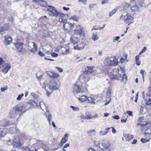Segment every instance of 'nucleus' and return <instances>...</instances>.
<instances>
[{"mask_svg": "<svg viewBox=\"0 0 151 151\" xmlns=\"http://www.w3.org/2000/svg\"><path fill=\"white\" fill-rule=\"evenodd\" d=\"M118 63V60L114 56L108 57L105 59V64L108 66H115L117 65Z\"/></svg>", "mask_w": 151, "mask_h": 151, "instance_id": "1", "label": "nucleus"}, {"mask_svg": "<svg viewBox=\"0 0 151 151\" xmlns=\"http://www.w3.org/2000/svg\"><path fill=\"white\" fill-rule=\"evenodd\" d=\"M124 19L125 23L128 24V25L134 22V18L129 15L128 13L126 14L123 13L120 18V19Z\"/></svg>", "mask_w": 151, "mask_h": 151, "instance_id": "2", "label": "nucleus"}, {"mask_svg": "<svg viewBox=\"0 0 151 151\" xmlns=\"http://www.w3.org/2000/svg\"><path fill=\"white\" fill-rule=\"evenodd\" d=\"M20 109L18 106L14 107L12 110H11L10 115L11 117L14 118L17 116L20 112Z\"/></svg>", "mask_w": 151, "mask_h": 151, "instance_id": "3", "label": "nucleus"}, {"mask_svg": "<svg viewBox=\"0 0 151 151\" xmlns=\"http://www.w3.org/2000/svg\"><path fill=\"white\" fill-rule=\"evenodd\" d=\"M48 7H51V9L47 8V11L50 12L51 13H50L49 15L51 16L58 17L59 14V12H57L55 9V8L50 5H48Z\"/></svg>", "mask_w": 151, "mask_h": 151, "instance_id": "4", "label": "nucleus"}, {"mask_svg": "<svg viewBox=\"0 0 151 151\" xmlns=\"http://www.w3.org/2000/svg\"><path fill=\"white\" fill-rule=\"evenodd\" d=\"M87 73L86 72H83L79 77V79L81 80H83V81L85 82L88 81L90 79L91 76Z\"/></svg>", "mask_w": 151, "mask_h": 151, "instance_id": "5", "label": "nucleus"}, {"mask_svg": "<svg viewBox=\"0 0 151 151\" xmlns=\"http://www.w3.org/2000/svg\"><path fill=\"white\" fill-rule=\"evenodd\" d=\"M59 88V86L58 85L56 81L52 80L51 81L49 86L48 89L50 91L53 90H57Z\"/></svg>", "mask_w": 151, "mask_h": 151, "instance_id": "6", "label": "nucleus"}, {"mask_svg": "<svg viewBox=\"0 0 151 151\" xmlns=\"http://www.w3.org/2000/svg\"><path fill=\"white\" fill-rule=\"evenodd\" d=\"M74 24H73L69 22L65 23L63 26V28L65 31H66L67 32L72 30Z\"/></svg>", "mask_w": 151, "mask_h": 151, "instance_id": "7", "label": "nucleus"}, {"mask_svg": "<svg viewBox=\"0 0 151 151\" xmlns=\"http://www.w3.org/2000/svg\"><path fill=\"white\" fill-rule=\"evenodd\" d=\"M109 144L108 141L107 139H102L101 140L100 147L102 149H107Z\"/></svg>", "mask_w": 151, "mask_h": 151, "instance_id": "8", "label": "nucleus"}, {"mask_svg": "<svg viewBox=\"0 0 151 151\" xmlns=\"http://www.w3.org/2000/svg\"><path fill=\"white\" fill-rule=\"evenodd\" d=\"M12 145L14 147H20L22 146L19 137H17L12 141Z\"/></svg>", "mask_w": 151, "mask_h": 151, "instance_id": "9", "label": "nucleus"}, {"mask_svg": "<svg viewBox=\"0 0 151 151\" xmlns=\"http://www.w3.org/2000/svg\"><path fill=\"white\" fill-rule=\"evenodd\" d=\"M131 6L129 4L126 3L124 4L123 11L125 12H124V13L126 14L127 13H128V14L131 11Z\"/></svg>", "mask_w": 151, "mask_h": 151, "instance_id": "10", "label": "nucleus"}, {"mask_svg": "<svg viewBox=\"0 0 151 151\" xmlns=\"http://www.w3.org/2000/svg\"><path fill=\"white\" fill-rule=\"evenodd\" d=\"M93 74V75H96L98 77H101L104 75V71L101 70L98 68L96 67L95 70Z\"/></svg>", "mask_w": 151, "mask_h": 151, "instance_id": "11", "label": "nucleus"}, {"mask_svg": "<svg viewBox=\"0 0 151 151\" xmlns=\"http://www.w3.org/2000/svg\"><path fill=\"white\" fill-rule=\"evenodd\" d=\"M95 67H87L86 69V70L84 72H87V73L89 75H94L93 73L95 70Z\"/></svg>", "mask_w": 151, "mask_h": 151, "instance_id": "12", "label": "nucleus"}, {"mask_svg": "<svg viewBox=\"0 0 151 151\" xmlns=\"http://www.w3.org/2000/svg\"><path fill=\"white\" fill-rule=\"evenodd\" d=\"M14 45L16 47L19 52H22L24 50V48L22 43L17 42V43H14Z\"/></svg>", "mask_w": 151, "mask_h": 151, "instance_id": "13", "label": "nucleus"}, {"mask_svg": "<svg viewBox=\"0 0 151 151\" xmlns=\"http://www.w3.org/2000/svg\"><path fill=\"white\" fill-rule=\"evenodd\" d=\"M77 44V45L76 46L74 47L75 49L81 50L84 48L85 44L83 42H81L79 43H78Z\"/></svg>", "mask_w": 151, "mask_h": 151, "instance_id": "14", "label": "nucleus"}, {"mask_svg": "<svg viewBox=\"0 0 151 151\" xmlns=\"http://www.w3.org/2000/svg\"><path fill=\"white\" fill-rule=\"evenodd\" d=\"M9 26L7 24H5L3 26L1 27L0 29V33L2 35L6 31L9 29Z\"/></svg>", "mask_w": 151, "mask_h": 151, "instance_id": "15", "label": "nucleus"}, {"mask_svg": "<svg viewBox=\"0 0 151 151\" xmlns=\"http://www.w3.org/2000/svg\"><path fill=\"white\" fill-rule=\"evenodd\" d=\"M29 44L30 45H33L34 48L31 49L30 50H29L32 53H35L37 52V44L34 42H31L29 43Z\"/></svg>", "mask_w": 151, "mask_h": 151, "instance_id": "16", "label": "nucleus"}, {"mask_svg": "<svg viewBox=\"0 0 151 151\" xmlns=\"http://www.w3.org/2000/svg\"><path fill=\"white\" fill-rule=\"evenodd\" d=\"M4 38V42L5 44L7 45L10 44L12 40L11 37L9 36H7L5 37Z\"/></svg>", "mask_w": 151, "mask_h": 151, "instance_id": "17", "label": "nucleus"}, {"mask_svg": "<svg viewBox=\"0 0 151 151\" xmlns=\"http://www.w3.org/2000/svg\"><path fill=\"white\" fill-rule=\"evenodd\" d=\"M73 92L74 93L76 92H77V93L82 92V91L81 88H80L79 86L75 84L73 87Z\"/></svg>", "mask_w": 151, "mask_h": 151, "instance_id": "18", "label": "nucleus"}, {"mask_svg": "<svg viewBox=\"0 0 151 151\" xmlns=\"http://www.w3.org/2000/svg\"><path fill=\"white\" fill-rule=\"evenodd\" d=\"M84 35L83 31L82 29H80V30L75 31V32L74 34L73 37H74V36L76 35H78L80 37L83 36Z\"/></svg>", "mask_w": 151, "mask_h": 151, "instance_id": "19", "label": "nucleus"}, {"mask_svg": "<svg viewBox=\"0 0 151 151\" xmlns=\"http://www.w3.org/2000/svg\"><path fill=\"white\" fill-rule=\"evenodd\" d=\"M47 74V75L51 78H57L59 77L57 74L51 71L48 72Z\"/></svg>", "mask_w": 151, "mask_h": 151, "instance_id": "20", "label": "nucleus"}, {"mask_svg": "<svg viewBox=\"0 0 151 151\" xmlns=\"http://www.w3.org/2000/svg\"><path fill=\"white\" fill-rule=\"evenodd\" d=\"M11 68V65L10 64H6L4 66V68L3 69V72L5 73L8 72V71Z\"/></svg>", "mask_w": 151, "mask_h": 151, "instance_id": "21", "label": "nucleus"}, {"mask_svg": "<svg viewBox=\"0 0 151 151\" xmlns=\"http://www.w3.org/2000/svg\"><path fill=\"white\" fill-rule=\"evenodd\" d=\"M124 136L127 141H130L133 138V136L130 134H124Z\"/></svg>", "mask_w": 151, "mask_h": 151, "instance_id": "22", "label": "nucleus"}, {"mask_svg": "<svg viewBox=\"0 0 151 151\" xmlns=\"http://www.w3.org/2000/svg\"><path fill=\"white\" fill-rule=\"evenodd\" d=\"M148 122L145 123V124L143 123L141 124V126L143 127L142 129L144 131H146L149 128V126H148Z\"/></svg>", "mask_w": 151, "mask_h": 151, "instance_id": "23", "label": "nucleus"}, {"mask_svg": "<svg viewBox=\"0 0 151 151\" xmlns=\"http://www.w3.org/2000/svg\"><path fill=\"white\" fill-rule=\"evenodd\" d=\"M6 134V129H0V137L2 138Z\"/></svg>", "mask_w": 151, "mask_h": 151, "instance_id": "24", "label": "nucleus"}, {"mask_svg": "<svg viewBox=\"0 0 151 151\" xmlns=\"http://www.w3.org/2000/svg\"><path fill=\"white\" fill-rule=\"evenodd\" d=\"M28 103L33 106V108H35L37 106L35 101L32 100H29L28 101Z\"/></svg>", "mask_w": 151, "mask_h": 151, "instance_id": "25", "label": "nucleus"}, {"mask_svg": "<svg viewBox=\"0 0 151 151\" xmlns=\"http://www.w3.org/2000/svg\"><path fill=\"white\" fill-rule=\"evenodd\" d=\"M81 97L78 98V99L80 101H85L86 100L88 99L86 96H80Z\"/></svg>", "mask_w": 151, "mask_h": 151, "instance_id": "26", "label": "nucleus"}, {"mask_svg": "<svg viewBox=\"0 0 151 151\" xmlns=\"http://www.w3.org/2000/svg\"><path fill=\"white\" fill-rule=\"evenodd\" d=\"M110 78L111 79H115L119 80V78L118 76L116 75H114V74H111V75Z\"/></svg>", "mask_w": 151, "mask_h": 151, "instance_id": "27", "label": "nucleus"}, {"mask_svg": "<svg viewBox=\"0 0 151 151\" xmlns=\"http://www.w3.org/2000/svg\"><path fill=\"white\" fill-rule=\"evenodd\" d=\"M92 38V39L94 41L98 39L99 37L97 36V33H95L93 34Z\"/></svg>", "mask_w": 151, "mask_h": 151, "instance_id": "28", "label": "nucleus"}, {"mask_svg": "<svg viewBox=\"0 0 151 151\" xmlns=\"http://www.w3.org/2000/svg\"><path fill=\"white\" fill-rule=\"evenodd\" d=\"M39 3L40 5L42 7H45L47 6V3L46 2L44 1L43 0H41Z\"/></svg>", "mask_w": 151, "mask_h": 151, "instance_id": "29", "label": "nucleus"}, {"mask_svg": "<svg viewBox=\"0 0 151 151\" xmlns=\"http://www.w3.org/2000/svg\"><path fill=\"white\" fill-rule=\"evenodd\" d=\"M131 11L132 12H134L136 10H138V7L136 5L132 6L131 7Z\"/></svg>", "mask_w": 151, "mask_h": 151, "instance_id": "30", "label": "nucleus"}, {"mask_svg": "<svg viewBox=\"0 0 151 151\" xmlns=\"http://www.w3.org/2000/svg\"><path fill=\"white\" fill-rule=\"evenodd\" d=\"M135 60L136 64L138 66L140 64V62L139 61V55H137L135 57Z\"/></svg>", "mask_w": 151, "mask_h": 151, "instance_id": "31", "label": "nucleus"}, {"mask_svg": "<svg viewBox=\"0 0 151 151\" xmlns=\"http://www.w3.org/2000/svg\"><path fill=\"white\" fill-rule=\"evenodd\" d=\"M140 115H143L145 113V112H144V108L142 106H141L140 107Z\"/></svg>", "mask_w": 151, "mask_h": 151, "instance_id": "32", "label": "nucleus"}, {"mask_svg": "<svg viewBox=\"0 0 151 151\" xmlns=\"http://www.w3.org/2000/svg\"><path fill=\"white\" fill-rule=\"evenodd\" d=\"M116 12V10L115 9H113L111 12L109 13V16L111 17Z\"/></svg>", "mask_w": 151, "mask_h": 151, "instance_id": "33", "label": "nucleus"}, {"mask_svg": "<svg viewBox=\"0 0 151 151\" xmlns=\"http://www.w3.org/2000/svg\"><path fill=\"white\" fill-rule=\"evenodd\" d=\"M136 0L137 1V3L139 4L141 6H143L145 5L143 0Z\"/></svg>", "mask_w": 151, "mask_h": 151, "instance_id": "34", "label": "nucleus"}, {"mask_svg": "<svg viewBox=\"0 0 151 151\" xmlns=\"http://www.w3.org/2000/svg\"><path fill=\"white\" fill-rule=\"evenodd\" d=\"M108 132V131H100V132L99 135H101V136H104L107 134Z\"/></svg>", "mask_w": 151, "mask_h": 151, "instance_id": "35", "label": "nucleus"}, {"mask_svg": "<svg viewBox=\"0 0 151 151\" xmlns=\"http://www.w3.org/2000/svg\"><path fill=\"white\" fill-rule=\"evenodd\" d=\"M119 74L120 77L122 78L123 79H127V76L125 73L122 74L120 73Z\"/></svg>", "mask_w": 151, "mask_h": 151, "instance_id": "36", "label": "nucleus"}, {"mask_svg": "<svg viewBox=\"0 0 151 151\" xmlns=\"http://www.w3.org/2000/svg\"><path fill=\"white\" fill-rule=\"evenodd\" d=\"M70 107L74 111H77L79 110V108L78 107H74V106H70Z\"/></svg>", "mask_w": 151, "mask_h": 151, "instance_id": "37", "label": "nucleus"}, {"mask_svg": "<svg viewBox=\"0 0 151 151\" xmlns=\"http://www.w3.org/2000/svg\"><path fill=\"white\" fill-rule=\"evenodd\" d=\"M70 19L75 21L77 22L78 21V17L76 15H73L70 18Z\"/></svg>", "mask_w": 151, "mask_h": 151, "instance_id": "38", "label": "nucleus"}, {"mask_svg": "<svg viewBox=\"0 0 151 151\" xmlns=\"http://www.w3.org/2000/svg\"><path fill=\"white\" fill-rule=\"evenodd\" d=\"M146 94L148 96H151V87H150L148 88V91Z\"/></svg>", "mask_w": 151, "mask_h": 151, "instance_id": "39", "label": "nucleus"}, {"mask_svg": "<svg viewBox=\"0 0 151 151\" xmlns=\"http://www.w3.org/2000/svg\"><path fill=\"white\" fill-rule=\"evenodd\" d=\"M70 43H72L73 45H75L76 43H78V42L75 41L73 38L71 37L70 38Z\"/></svg>", "mask_w": 151, "mask_h": 151, "instance_id": "40", "label": "nucleus"}, {"mask_svg": "<svg viewBox=\"0 0 151 151\" xmlns=\"http://www.w3.org/2000/svg\"><path fill=\"white\" fill-rule=\"evenodd\" d=\"M86 117L87 119H90L93 118V117L91 116V114L89 113H86Z\"/></svg>", "mask_w": 151, "mask_h": 151, "instance_id": "41", "label": "nucleus"}, {"mask_svg": "<svg viewBox=\"0 0 151 151\" xmlns=\"http://www.w3.org/2000/svg\"><path fill=\"white\" fill-rule=\"evenodd\" d=\"M5 123L4 124V127H6L9 124V121L7 119H5L4 121Z\"/></svg>", "mask_w": 151, "mask_h": 151, "instance_id": "42", "label": "nucleus"}, {"mask_svg": "<svg viewBox=\"0 0 151 151\" xmlns=\"http://www.w3.org/2000/svg\"><path fill=\"white\" fill-rule=\"evenodd\" d=\"M127 54H125L124 55V58H120V62L122 63H123V60H125L127 58Z\"/></svg>", "mask_w": 151, "mask_h": 151, "instance_id": "43", "label": "nucleus"}, {"mask_svg": "<svg viewBox=\"0 0 151 151\" xmlns=\"http://www.w3.org/2000/svg\"><path fill=\"white\" fill-rule=\"evenodd\" d=\"M68 140V139H66L64 138H63L61 140V143L62 144V145L65 143Z\"/></svg>", "mask_w": 151, "mask_h": 151, "instance_id": "44", "label": "nucleus"}, {"mask_svg": "<svg viewBox=\"0 0 151 151\" xmlns=\"http://www.w3.org/2000/svg\"><path fill=\"white\" fill-rule=\"evenodd\" d=\"M59 21L60 22L65 23H66L65 22L66 21L65 19H64L63 17H60L59 19Z\"/></svg>", "mask_w": 151, "mask_h": 151, "instance_id": "45", "label": "nucleus"}, {"mask_svg": "<svg viewBox=\"0 0 151 151\" xmlns=\"http://www.w3.org/2000/svg\"><path fill=\"white\" fill-rule=\"evenodd\" d=\"M24 94L23 93H22L21 94L19 95L17 99V100H20L21 99L22 97L24 96Z\"/></svg>", "mask_w": 151, "mask_h": 151, "instance_id": "46", "label": "nucleus"}, {"mask_svg": "<svg viewBox=\"0 0 151 151\" xmlns=\"http://www.w3.org/2000/svg\"><path fill=\"white\" fill-rule=\"evenodd\" d=\"M4 64H5V62L2 58H0V66H3Z\"/></svg>", "mask_w": 151, "mask_h": 151, "instance_id": "47", "label": "nucleus"}, {"mask_svg": "<svg viewBox=\"0 0 151 151\" xmlns=\"http://www.w3.org/2000/svg\"><path fill=\"white\" fill-rule=\"evenodd\" d=\"M149 140V139H143V138H142V139H141V141L143 143H146V142H148Z\"/></svg>", "mask_w": 151, "mask_h": 151, "instance_id": "48", "label": "nucleus"}, {"mask_svg": "<svg viewBox=\"0 0 151 151\" xmlns=\"http://www.w3.org/2000/svg\"><path fill=\"white\" fill-rule=\"evenodd\" d=\"M93 143L97 147L99 145H100V143L98 141L94 140L93 141Z\"/></svg>", "mask_w": 151, "mask_h": 151, "instance_id": "49", "label": "nucleus"}, {"mask_svg": "<svg viewBox=\"0 0 151 151\" xmlns=\"http://www.w3.org/2000/svg\"><path fill=\"white\" fill-rule=\"evenodd\" d=\"M25 106L26 105L25 104H24L23 106H20V107H19V109L20 110L19 111L20 112H21V111L22 110L24 109Z\"/></svg>", "mask_w": 151, "mask_h": 151, "instance_id": "50", "label": "nucleus"}, {"mask_svg": "<svg viewBox=\"0 0 151 151\" xmlns=\"http://www.w3.org/2000/svg\"><path fill=\"white\" fill-rule=\"evenodd\" d=\"M38 74H39L38 73H37L36 74V76L38 79H40L43 77V75H40V76H38Z\"/></svg>", "mask_w": 151, "mask_h": 151, "instance_id": "51", "label": "nucleus"}, {"mask_svg": "<svg viewBox=\"0 0 151 151\" xmlns=\"http://www.w3.org/2000/svg\"><path fill=\"white\" fill-rule=\"evenodd\" d=\"M145 104L147 105H151V100L150 99H149L148 100L146 101Z\"/></svg>", "mask_w": 151, "mask_h": 151, "instance_id": "52", "label": "nucleus"}, {"mask_svg": "<svg viewBox=\"0 0 151 151\" xmlns=\"http://www.w3.org/2000/svg\"><path fill=\"white\" fill-rule=\"evenodd\" d=\"M8 87L7 86H6L5 87H1V91H2L4 92V91L6 90H7L8 89Z\"/></svg>", "mask_w": 151, "mask_h": 151, "instance_id": "53", "label": "nucleus"}, {"mask_svg": "<svg viewBox=\"0 0 151 151\" xmlns=\"http://www.w3.org/2000/svg\"><path fill=\"white\" fill-rule=\"evenodd\" d=\"M52 115L50 114H49L48 116L47 119L49 122V124H50V122L51 120Z\"/></svg>", "mask_w": 151, "mask_h": 151, "instance_id": "54", "label": "nucleus"}, {"mask_svg": "<svg viewBox=\"0 0 151 151\" xmlns=\"http://www.w3.org/2000/svg\"><path fill=\"white\" fill-rule=\"evenodd\" d=\"M80 29H82V27L79 25L76 27V29L75 30H74V31H75L76 30L77 31V30L78 31L79 30H80Z\"/></svg>", "mask_w": 151, "mask_h": 151, "instance_id": "55", "label": "nucleus"}, {"mask_svg": "<svg viewBox=\"0 0 151 151\" xmlns=\"http://www.w3.org/2000/svg\"><path fill=\"white\" fill-rule=\"evenodd\" d=\"M95 131L94 129H91L87 132V134L89 135H90V133L92 132H95Z\"/></svg>", "mask_w": 151, "mask_h": 151, "instance_id": "56", "label": "nucleus"}, {"mask_svg": "<svg viewBox=\"0 0 151 151\" xmlns=\"http://www.w3.org/2000/svg\"><path fill=\"white\" fill-rule=\"evenodd\" d=\"M146 50V48L145 47H143V49L140 52L139 54H141L143 53L144 52H145Z\"/></svg>", "mask_w": 151, "mask_h": 151, "instance_id": "57", "label": "nucleus"}, {"mask_svg": "<svg viewBox=\"0 0 151 151\" xmlns=\"http://www.w3.org/2000/svg\"><path fill=\"white\" fill-rule=\"evenodd\" d=\"M64 50H65V52H63V53L64 54H65V55L67 54L69 52V49L68 48L65 49V48H64Z\"/></svg>", "mask_w": 151, "mask_h": 151, "instance_id": "58", "label": "nucleus"}, {"mask_svg": "<svg viewBox=\"0 0 151 151\" xmlns=\"http://www.w3.org/2000/svg\"><path fill=\"white\" fill-rule=\"evenodd\" d=\"M88 101L89 102H90L92 104H94L95 103V102L93 101V100L92 98L91 99H88Z\"/></svg>", "mask_w": 151, "mask_h": 151, "instance_id": "59", "label": "nucleus"}, {"mask_svg": "<svg viewBox=\"0 0 151 151\" xmlns=\"http://www.w3.org/2000/svg\"><path fill=\"white\" fill-rule=\"evenodd\" d=\"M51 55L52 56L55 57H57L58 55L57 53L54 52H52L51 54Z\"/></svg>", "mask_w": 151, "mask_h": 151, "instance_id": "60", "label": "nucleus"}, {"mask_svg": "<svg viewBox=\"0 0 151 151\" xmlns=\"http://www.w3.org/2000/svg\"><path fill=\"white\" fill-rule=\"evenodd\" d=\"M120 72L121 73V74H123L125 73L124 70L122 68H120Z\"/></svg>", "mask_w": 151, "mask_h": 151, "instance_id": "61", "label": "nucleus"}, {"mask_svg": "<svg viewBox=\"0 0 151 151\" xmlns=\"http://www.w3.org/2000/svg\"><path fill=\"white\" fill-rule=\"evenodd\" d=\"M128 114V115L130 116H132V111H127V113H126Z\"/></svg>", "mask_w": 151, "mask_h": 151, "instance_id": "62", "label": "nucleus"}, {"mask_svg": "<svg viewBox=\"0 0 151 151\" xmlns=\"http://www.w3.org/2000/svg\"><path fill=\"white\" fill-rule=\"evenodd\" d=\"M38 54L40 56L42 57L45 55L41 51H39L38 53Z\"/></svg>", "mask_w": 151, "mask_h": 151, "instance_id": "63", "label": "nucleus"}, {"mask_svg": "<svg viewBox=\"0 0 151 151\" xmlns=\"http://www.w3.org/2000/svg\"><path fill=\"white\" fill-rule=\"evenodd\" d=\"M144 117L143 116L140 117L139 118L138 121L139 122H141L142 120H144Z\"/></svg>", "mask_w": 151, "mask_h": 151, "instance_id": "64", "label": "nucleus"}]
</instances>
